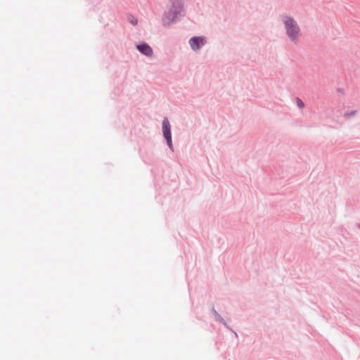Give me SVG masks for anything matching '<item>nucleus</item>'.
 <instances>
[{
  "mask_svg": "<svg viewBox=\"0 0 360 360\" xmlns=\"http://www.w3.org/2000/svg\"><path fill=\"white\" fill-rule=\"evenodd\" d=\"M286 33L291 40L295 41L300 34V30L296 22L291 18L285 17L284 18Z\"/></svg>",
  "mask_w": 360,
  "mask_h": 360,
  "instance_id": "1",
  "label": "nucleus"
},
{
  "mask_svg": "<svg viewBox=\"0 0 360 360\" xmlns=\"http://www.w3.org/2000/svg\"><path fill=\"white\" fill-rule=\"evenodd\" d=\"M162 131L163 135L167 140L169 147L172 149L173 146L172 143V134L170 129V124L167 119H165L162 122Z\"/></svg>",
  "mask_w": 360,
  "mask_h": 360,
  "instance_id": "2",
  "label": "nucleus"
},
{
  "mask_svg": "<svg viewBox=\"0 0 360 360\" xmlns=\"http://www.w3.org/2000/svg\"><path fill=\"white\" fill-rule=\"evenodd\" d=\"M181 8V4L178 2L176 5H174V11H171L165 18L163 19V23L165 25H169L172 22H174L175 18L179 13Z\"/></svg>",
  "mask_w": 360,
  "mask_h": 360,
  "instance_id": "3",
  "label": "nucleus"
},
{
  "mask_svg": "<svg viewBox=\"0 0 360 360\" xmlns=\"http://www.w3.org/2000/svg\"><path fill=\"white\" fill-rule=\"evenodd\" d=\"M205 44V38L200 37H193L189 40V44L194 51L198 50Z\"/></svg>",
  "mask_w": 360,
  "mask_h": 360,
  "instance_id": "4",
  "label": "nucleus"
},
{
  "mask_svg": "<svg viewBox=\"0 0 360 360\" xmlns=\"http://www.w3.org/2000/svg\"><path fill=\"white\" fill-rule=\"evenodd\" d=\"M138 50L143 54L150 56L153 54L152 49L148 44H140L137 46Z\"/></svg>",
  "mask_w": 360,
  "mask_h": 360,
  "instance_id": "5",
  "label": "nucleus"
},
{
  "mask_svg": "<svg viewBox=\"0 0 360 360\" xmlns=\"http://www.w3.org/2000/svg\"><path fill=\"white\" fill-rule=\"evenodd\" d=\"M297 104L299 108H303L304 107V103L300 99H297Z\"/></svg>",
  "mask_w": 360,
  "mask_h": 360,
  "instance_id": "6",
  "label": "nucleus"
},
{
  "mask_svg": "<svg viewBox=\"0 0 360 360\" xmlns=\"http://www.w3.org/2000/svg\"><path fill=\"white\" fill-rule=\"evenodd\" d=\"M137 23V20H135L134 22H133L134 25H136Z\"/></svg>",
  "mask_w": 360,
  "mask_h": 360,
  "instance_id": "7",
  "label": "nucleus"
}]
</instances>
